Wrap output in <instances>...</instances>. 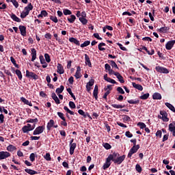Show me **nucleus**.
<instances>
[{"label":"nucleus","instance_id":"obj_45","mask_svg":"<svg viewBox=\"0 0 175 175\" xmlns=\"http://www.w3.org/2000/svg\"><path fill=\"white\" fill-rule=\"evenodd\" d=\"M95 83V79H92L90 80L89 82L87 83L86 85L89 86V87H92V85H94Z\"/></svg>","mask_w":175,"mask_h":175},{"label":"nucleus","instance_id":"obj_18","mask_svg":"<svg viewBox=\"0 0 175 175\" xmlns=\"http://www.w3.org/2000/svg\"><path fill=\"white\" fill-rule=\"evenodd\" d=\"M115 76H116L117 79H118V81L121 83V84H124L125 83V81L124 80V77L120 74V72L116 73Z\"/></svg>","mask_w":175,"mask_h":175},{"label":"nucleus","instance_id":"obj_5","mask_svg":"<svg viewBox=\"0 0 175 175\" xmlns=\"http://www.w3.org/2000/svg\"><path fill=\"white\" fill-rule=\"evenodd\" d=\"M45 127L44 126H38L33 132V135H40V133H43L44 132Z\"/></svg>","mask_w":175,"mask_h":175},{"label":"nucleus","instance_id":"obj_24","mask_svg":"<svg viewBox=\"0 0 175 175\" xmlns=\"http://www.w3.org/2000/svg\"><path fill=\"white\" fill-rule=\"evenodd\" d=\"M21 100L25 103V105H27L28 106L32 107V103L29 100H28L27 99H26L24 97H21Z\"/></svg>","mask_w":175,"mask_h":175},{"label":"nucleus","instance_id":"obj_34","mask_svg":"<svg viewBox=\"0 0 175 175\" xmlns=\"http://www.w3.org/2000/svg\"><path fill=\"white\" fill-rule=\"evenodd\" d=\"M135 170L137 173H142V172H143V169L142 168V166H140V164H137L135 165Z\"/></svg>","mask_w":175,"mask_h":175},{"label":"nucleus","instance_id":"obj_43","mask_svg":"<svg viewBox=\"0 0 175 175\" xmlns=\"http://www.w3.org/2000/svg\"><path fill=\"white\" fill-rule=\"evenodd\" d=\"M79 114H80V116H83V118H87V113L84 112V111H83V109H79L78 111Z\"/></svg>","mask_w":175,"mask_h":175},{"label":"nucleus","instance_id":"obj_6","mask_svg":"<svg viewBox=\"0 0 175 175\" xmlns=\"http://www.w3.org/2000/svg\"><path fill=\"white\" fill-rule=\"evenodd\" d=\"M155 70H157V72H159V73H164L165 75H167V73H169V70H167V68L162 67L161 66H156Z\"/></svg>","mask_w":175,"mask_h":175},{"label":"nucleus","instance_id":"obj_25","mask_svg":"<svg viewBox=\"0 0 175 175\" xmlns=\"http://www.w3.org/2000/svg\"><path fill=\"white\" fill-rule=\"evenodd\" d=\"M64 90H65V87H64V85H61L60 88H57L56 89L55 92L58 95L59 94H62V92H64Z\"/></svg>","mask_w":175,"mask_h":175},{"label":"nucleus","instance_id":"obj_3","mask_svg":"<svg viewBox=\"0 0 175 175\" xmlns=\"http://www.w3.org/2000/svg\"><path fill=\"white\" fill-rule=\"evenodd\" d=\"M26 77H29V79H33V80H38L39 79V76L36 75L33 72H29V70H26Z\"/></svg>","mask_w":175,"mask_h":175},{"label":"nucleus","instance_id":"obj_37","mask_svg":"<svg viewBox=\"0 0 175 175\" xmlns=\"http://www.w3.org/2000/svg\"><path fill=\"white\" fill-rule=\"evenodd\" d=\"M103 146L104 147V148H105L106 150H110V148H111V145H110V144L106 142V143H103Z\"/></svg>","mask_w":175,"mask_h":175},{"label":"nucleus","instance_id":"obj_27","mask_svg":"<svg viewBox=\"0 0 175 175\" xmlns=\"http://www.w3.org/2000/svg\"><path fill=\"white\" fill-rule=\"evenodd\" d=\"M7 150L10 152H13L14 151H16V150H17V148H16V146H13V145H9L7 147Z\"/></svg>","mask_w":175,"mask_h":175},{"label":"nucleus","instance_id":"obj_12","mask_svg":"<svg viewBox=\"0 0 175 175\" xmlns=\"http://www.w3.org/2000/svg\"><path fill=\"white\" fill-rule=\"evenodd\" d=\"M85 65H88L89 68H92V64H91L90 56L87 54H85Z\"/></svg>","mask_w":175,"mask_h":175},{"label":"nucleus","instance_id":"obj_8","mask_svg":"<svg viewBox=\"0 0 175 175\" xmlns=\"http://www.w3.org/2000/svg\"><path fill=\"white\" fill-rule=\"evenodd\" d=\"M168 131L172 133V136L175 137V122H172L168 125Z\"/></svg>","mask_w":175,"mask_h":175},{"label":"nucleus","instance_id":"obj_51","mask_svg":"<svg viewBox=\"0 0 175 175\" xmlns=\"http://www.w3.org/2000/svg\"><path fill=\"white\" fill-rule=\"evenodd\" d=\"M28 14H27V12H26V11H23L21 13V18H25V17H27V16H28Z\"/></svg>","mask_w":175,"mask_h":175},{"label":"nucleus","instance_id":"obj_36","mask_svg":"<svg viewBox=\"0 0 175 175\" xmlns=\"http://www.w3.org/2000/svg\"><path fill=\"white\" fill-rule=\"evenodd\" d=\"M149 97H150V94L146 93V94H144L142 96H141L139 98H140V99H142L143 100H146V99H148Z\"/></svg>","mask_w":175,"mask_h":175},{"label":"nucleus","instance_id":"obj_29","mask_svg":"<svg viewBox=\"0 0 175 175\" xmlns=\"http://www.w3.org/2000/svg\"><path fill=\"white\" fill-rule=\"evenodd\" d=\"M15 73L19 80H23V74L21 73V71L18 69L15 70Z\"/></svg>","mask_w":175,"mask_h":175},{"label":"nucleus","instance_id":"obj_50","mask_svg":"<svg viewBox=\"0 0 175 175\" xmlns=\"http://www.w3.org/2000/svg\"><path fill=\"white\" fill-rule=\"evenodd\" d=\"M44 159H46V161H51V157L50 155V153H46V155L44 156Z\"/></svg>","mask_w":175,"mask_h":175},{"label":"nucleus","instance_id":"obj_17","mask_svg":"<svg viewBox=\"0 0 175 175\" xmlns=\"http://www.w3.org/2000/svg\"><path fill=\"white\" fill-rule=\"evenodd\" d=\"M54 120L51 119L49 120V122L47 123L46 129L47 131H51V129L54 126Z\"/></svg>","mask_w":175,"mask_h":175},{"label":"nucleus","instance_id":"obj_10","mask_svg":"<svg viewBox=\"0 0 175 175\" xmlns=\"http://www.w3.org/2000/svg\"><path fill=\"white\" fill-rule=\"evenodd\" d=\"M174 44H175V40L168 41L165 44L166 50H172V49H173V46H174Z\"/></svg>","mask_w":175,"mask_h":175},{"label":"nucleus","instance_id":"obj_53","mask_svg":"<svg viewBox=\"0 0 175 175\" xmlns=\"http://www.w3.org/2000/svg\"><path fill=\"white\" fill-rule=\"evenodd\" d=\"M81 76H83L81 75V72L76 71L75 75V77L76 79H81Z\"/></svg>","mask_w":175,"mask_h":175},{"label":"nucleus","instance_id":"obj_13","mask_svg":"<svg viewBox=\"0 0 175 175\" xmlns=\"http://www.w3.org/2000/svg\"><path fill=\"white\" fill-rule=\"evenodd\" d=\"M57 73L59 75H64L65 73V70H64V66L61 64H57Z\"/></svg>","mask_w":175,"mask_h":175},{"label":"nucleus","instance_id":"obj_26","mask_svg":"<svg viewBox=\"0 0 175 175\" xmlns=\"http://www.w3.org/2000/svg\"><path fill=\"white\" fill-rule=\"evenodd\" d=\"M128 103H130V105H139L140 103V100L139 99L137 100H127Z\"/></svg>","mask_w":175,"mask_h":175},{"label":"nucleus","instance_id":"obj_52","mask_svg":"<svg viewBox=\"0 0 175 175\" xmlns=\"http://www.w3.org/2000/svg\"><path fill=\"white\" fill-rule=\"evenodd\" d=\"M50 20H51V21H53V23H58V18H57V16H51Z\"/></svg>","mask_w":175,"mask_h":175},{"label":"nucleus","instance_id":"obj_15","mask_svg":"<svg viewBox=\"0 0 175 175\" xmlns=\"http://www.w3.org/2000/svg\"><path fill=\"white\" fill-rule=\"evenodd\" d=\"M25 172L26 173H28V174H30V175L40 174V172H38L37 171H35V170H31V169H28V168L25 169Z\"/></svg>","mask_w":175,"mask_h":175},{"label":"nucleus","instance_id":"obj_7","mask_svg":"<svg viewBox=\"0 0 175 175\" xmlns=\"http://www.w3.org/2000/svg\"><path fill=\"white\" fill-rule=\"evenodd\" d=\"M11 154L10 152L8 151H1L0 152V161H2L3 159H6V158H9L10 157Z\"/></svg>","mask_w":175,"mask_h":175},{"label":"nucleus","instance_id":"obj_61","mask_svg":"<svg viewBox=\"0 0 175 175\" xmlns=\"http://www.w3.org/2000/svg\"><path fill=\"white\" fill-rule=\"evenodd\" d=\"M125 136H126V137H133V134H132L131 131H126L125 133Z\"/></svg>","mask_w":175,"mask_h":175},{"label":"nucleus","instance_id":"obj_32","mask_svg":"<svg viewBox=\"0 0 175 175\" xmlns=\"http://www.w3.org/2000/svg\"><path fill=\"white\" fill-rule=\"evenodd\" d=\"M159 32H161L162 33H166L167 31H169V27H163L159 29Z\"/></svg>","mask_w":175,"mask_h":175},{"label":"nucleus","instance_id":"obj_48","mask_svg":"<svg viewBox=\"0 0 175 175\" xmlns=\"http://www.w3.org/2000/svg\"><path fill=\"white\" fill-rule=\"evenodd\" d=\"M117 45L119 46L120 50H122V51H128V49H126L122 44L120 42L117 43Z\"/></svg>","mask_w":175,"mask_h":175},{"label":"nucleus","instance_id":"obj_39","mask_svg":"<svg viewBox=\"0 0 175 175\" xmlns=\"http://www.w3.org/2000/svg\"><path fill=\"white\" fill-rule=\"evenodd\" d=\"M63 13L65 16H70V14H72V11H70V10L68 9H65L63 11Z\"/></svg>","mask_w":175,"mask_h":175},{"label":"nucleus","instance_id":"obj_4","mask_svg":"<svg viewBox=\"0 0 175 175\" xmlns=\"http://www.w3.org/2000/svg\"><path fill=\"white\" fill-rule=\"evenodd\" d=\"M35 129V126H32L31 124H27L26 126H24L22 128V131L23 133H28V132L31 131H33Z\"/></svg>","mask_w":175,"mask_h":175},{"label":"nucleus","instance_id":"obj_54","mask_svg":"<svg viewBox=\"0 0 175 175\" xmlns=\"http://www.w3.org/2000/svg\"><path fill=\"white\" fill-rule=\"evenodd\" d=\"M69 106L70 109H76V104L73 101H70L69 102Z\"/></svg>","mask_w":175,"mask_h":175},{"label":"nucleus","instance_id":"obj_40","mask_svg":"<svg viewBox=\"0 0 175 175\" xmlns=\"http://www.w3.org/2000/svg\"><path fill=\"white\" fill-rule=\"evenodd\" d=\"M137 125V126H139L140 129H144L146 126H147L144 122H138Z\"/></svg>","mask_w":175,"mask_h":175},{"label":"nucleus","instance_id":"obj_16","mask_svg":"<svg viewBox=\"0 0 175 175\" xmlns=\"http://www.w3.org/2000/svg\"><path fill=\"white\" fill-rule=\"evenodd\" d=\"M10 16L13 21H16V23H21V19L18 18L15 14L12 13L10 14Z\"/></svg>","mask_w":175,"mask_h":175},{"label":"nucleus","instance_id":"obj_64","mask_svg":"<svg viewBox=\"0 0 175 175\" xmlns=\"http://www.w3.org/2000/svg\"><path fill=\"white\" fill-rule=\"evenodd\" d=\"M12 5H14V6L17 9V8H18V2H17V1L16 0H12V1H11Z\"/></svg>","mask_w":175,"mask_h":175},{"label":"nucleus","instance_id":"obj_33","mask_svg":"<svg viewBox=\"0 0 175 175\" xmlns=\"http://www.w3.org/2000/svg\"><path fill=\"white\" fill-rule=\"evenodd\" d=\"M112 107H114V109H124L125 107V105H117V104H111Z\"/></svg>","mask_w":175,"mask_h":175},{"label":"nucleus","instance_id":"obj_19","mask_svg":"<svg viewBox=\"0 0 175 175\" xmlns=\"http://www.w3.org/2000/svg\"><path fill=\"white\" fill-rule=\"evenodd\" d=\"M33 9V5H32V3H29L27 6L25 7L24 10L26 13L29 14V12Z\"/></svg>","mask_w":175,"mask_h":175},{"label":"nucleus","instance_id":"obj_46","mask_svg":"<svg viewBox=\"0 0 175 175\" xmlns=\"http://www.w3.org/2000/svg\"><path fill=\"white\" fill-rule=\"evenodd\" d=\"M79 21L82 23L83 25H85L87 23H88V20H87L85 18H79Z\"/></svg>","mask_w":175,"mask_h":175},{"label":"nucleus","instance_id":"obj_30","mask_svg":"<svg viewBox=\"0 0 175 175\" xmlns=\"http://www.w3.org/2000/svg\"><path fill=\"white\" fill-rule=\"evenodd\" d=\"M103 46H106V44L104 42H100V44H98V50H100V51H105V50H106V49H105Z\"/></svg>","mask_w":175,"mask_h":175},{"label":"nucleus","instance_id":"obj_47","mask_svg":"<svg viewBox=\"0 0 175 175\" xmlns=\"http://www.w3.org/2000/svg\"><path fill=\"white\" fill-rule=\"evenodd\" d=\"M116 91H118V92H119V94H121L122 95H124V94H125V91H124V89H122V88L121 87H118Z\"/></svg>","mask_w":175,"mask_h":175},{"label":"nucleus","instance_id":"obj_11","mask_svg":"<svg viewBox=\"0 0 175 175\" xmlns=\"http://www.w3.org/2000/svg\"><path fill=\"white\" fill-rule=\"evenodd\" d=\"M77 147V144L76 143L70 144V154L73 155L75 154V150Z\"/></svg>","mask_w":175,"mask_h":175},{"label":"nucleus","instance_id":"obj_42","mask_svg":"<svg viewBox=\"0 0 175 175\" xmlns=\"http://www.w3.org/2000/svg\"><path fill=\"white\" fill-rule=\"evenodd\" d=\"M44 58L46 62H48V64L51 62V59L50 58V55H49V53L44 54Z\"/></svg>","mask_w":175,"mask_h":175},{"label":"nucleus","instance_id":"obj_57","mask_svg":"<svg viewBox=\"0 0 175 175\" xmlns=\"http://www.w3.org/2000/svg\"><path fill=\"white\" fill-rule=\"evenodd\" d=\"M4 73H5V75H7V76H10V77H13V75L9 70H4Z\"/></svg>","mask_w":175,"mask_h":175},{"label":"nucleus","instance_id":"obj_63","mask_svg":"<svg viewBox=\"0 0 175 175\" xmlns=\"http://www.w3.org/2000/svg\"><path fill=\"white\" fill-rule=\"evenodd\" d=\"M57 116L61 118V120H65L66 118L64 116V113L62 112H57Z\"/></svg>","mask_w":175,"mask_h":175},{"label":"nucleus","instance_id":"obj_14","mask_svg":"<svg viewBox=\"0 0 175 175\" xmlns=\"http://www.w3.org/2000/svg\"><path fill=\"white\" fill-rule=\"evenodd\" d=\"M160 114L163 117V121L164 122H167L169 121V119L167 118V113H166V111H160Z\"/></svg>","mask_w":175,"mask_h":175},{"label":"nucleus","instance_id":"obj_44","mask_svg":"<svg viewBox=\"0 0 175 175\" xmlns=\"http://www.w3.org/2000/svg\"><path fill=\"white\" fill-rule=\"evenodd\" d=\"M91 42L86 40L85 41L83 44H81V47L84 48V47H87V46H90Z\"/></svg>","mask_w":175,"mask_h":175},{"label":"nucleus","instance_id":"obj_9","mask_svg":"<svg viewBox=\"0 0 175 175\" xmlns=\"http://www.w3.org/2000/svg\"><path fill=\"white\" fill-rule=\"evenodd\" d=\"M18 29L22 36H27V27L24 25H19Z\"/></svg>","mask_w":175,"mask_h":175},{"label":"nucleus","instance_id":"obj_62","mask_svg":"<svg viewBox=\"0 0 175 175\" xmlns=\"http://www.w3.org/2000/svg\"><path fill=\"white\" fill-rule=\"evenodd\" d=\"M93 36H94V38H96V39H98V40H102V38H100V36H99L98 33H94L93 34Z\"/></svg>","mask_w":175,"mask_h":175},{"label":"nucleus","instance_id":"obj_58","mask_svg":"<svg viewBox=\"0 0 175 175\" xmlns=\"http://www.w3.org/2000/svg\"><path fill=\"white\" fill-rule=\"evenodd\" d=\"M116 124L122 128H127V126L126 124H124V123H122L121 122H117Z\"/></svg>","mask_w":175,"mask_h":175},{"label":"nucleus","instance_id":"obj_41","mask_svg":"<svg viewBox=\"0 0 175 175\" xmlns=\"http://www.w3.org/2000/svg\"><path fill=\"white\" fill-rule=\"evenodd\" d=\"M109 64L112 68H116V69H119L118 66H117V64L115 63L113 60L109 61Z\"/></svg>","mask_w":175,"mask_h":175},{"label":"nucleus","instance_id":"obj_60","mask_svg":"<svg viewBox=\"0 0 175 175\" xmlns=\"http://www.w3.org/2000/svg\"><path fill=\"white\" fill-rule=\"evenodd\" d=\"M156 136L157 137H160V138L162 137V131L161 130L157 131L156 133Z\"/></svg>","mask_w":175,"mask_h":175},{"label":"nucleus","instance_id":"obj_22","mask_svg":"<svg viewBox=\"0 0 175 175\" xmlns=\"http://www.w3.org/2000/svg\"><path fill=\"white\" fill-rule=\"evenodd\" d=\"M132 85L134 88H135L136 90H138V91H142L143 90V86L140 84H137L135 82H133Z\"/></svg>","mask_w":175,"mask_h":175},{"label":"nucleus","instance_id":"obj_55","mask_svg":"<svg viewBox=\"0 0 175 175\" xmlns=\"http://www.w3.org/2000/svg\"><path fill=\"white\" fill-rule=\"evenodd\" d=\"M31 162H35V153H31L29 156Z\"/></svg>","mask_w":175,"mask_h":175},{"label":"nucleus","instance_id":"obj_21","mask_svg":"<svg viewBox=\"0 0 175 175\" xmlns=\"http://www.w3.org/2000/svg\"><path fill=\"white\" fill-rule=\"evenodd\" d=\"M152 99L156 100H160V99H162V95H161L160 93L155 92L152 95Z\"/></svg>","mask_w":175,"mask_h":175},{"label":"nucleus","instance_id":"obj_28","mask_svg":"<svg viewBox=\"0 0 175 175\" xmlns=\"http://www.w3.org/2000/svg\"><path fill=\"white\" fill-rule=\"evenodd\" d=\"M165 106H167V107H168V109H170V110H171V111H173V113H175V108H174V106H173V105L169 103H165Z\"/></svg>","mask_w":175,"mask_h":175},{"label":"nucleus","instance_id":"obj_56","mask_svg":"<svg viewBox=\"0 0 175 175\" xmlns=\"http://www.w3.org/2000/svg\"><path fill=\"white\" fill-rule=\"evenodd\" d=\"M39 58H40V62L41 64H44V62H46V60L44 59V57L42 55H40Z\"/></svg>","mask_w":175,"mask_h":175},{"label":"nucleus","instance_id":"obj_2","mask_svg":"<svg viewBox=\"0 0 175 175\" xmlns=\"http://www.w3.org/2000/svg\"><path fill=\"white\" fill-rule=\"evenodd\" d=\"M140 148V145L133 146L129 150V154L127 155V158H132L133 154H136L137 152V150Z\"/></svg>","mask_w":175,"mask_h":175},{"label":"nucleus","instance_id":"obj_38","mask_svg":"<svg viewBox=\"0 0 175 175\" xmlns=\"http://www.w3.org/2000/svg\"><path fill=\"white\" fill-rule=\"evenodd\" d=\"M75 20H76V16L75 15H71L70 18H68V21H69V23H70L71 24H72V23L75 21Z\"/></svg>","mask_w":175,"mask_h":175},{"label":"nucleus","instance_id":"obj_35","mask_svg":"<svg viewBox=\"0 0 175 175\" xmlns=\"http://www.w3.org/2000/svg\"><path fill=\"white\" fill-rule=\"evenodd\" d=\"M64 109L68 112L69 114H70V116H75V112L71 111L70 109H69V108H68V107L64 106Z\"/></svg>","mask_w":175,"mask_h":175},{"label":"nucleus","instance_id":"obj_49","mask_svg":"<svg viewBox=\"0 0 175 175\" xmlns=\"http://www.w3.org/2000/svg\"><path fill=\"white\" fill-rule=\"evenodd\" d=\"M107 83H111V84H118L116 80L109 77L108 79L107 80Z\"/></svg>","mask_w":175,"mask_h":175},{"label":"nucleus","instance_id":"obj_23","mask_svg":"<svg viewBox=\"0 0 175 175\" xmlns=\"http://www.w3.org/2000/svg\"><path fill=\"white\" fill-rule=\"evenodd\" d=\"M31 62H33L35 59H36V49L35 48H32L31 49Z\"/></svg>","mask_w":175,"mask_h":175},{"label":"nucleus","instance_id":"obj_20","mask_svg":"<svg viewBox=\"0 0 175 175\" xmlns=\"http://www.w3.org/2000/svg\"><path fill=\"white\" fill-rule=\"evenodd\" d=\"M69 42H70V43H74V44H76L77 46H80V41H79L77 38H75L73 37L70 38Z\"/></svg>","mask_w":175,"mask_h":175},{"label":"nucleus","instance_id":"obj_1","mask_svg":"<svg viewBox=\"0 0 175 175\" xmlns=\"http://www.w3.org/2000/svg\"><path fill=\"white\" fill-rule=\"evenodd\" d=\"M125 158H126L125 154L120 156L118 152H114L113 154H109L106 159L105 163L103 165V170H107V169L110 167L111 161L115 163V165H121V163L125 161Z\"/></svg>","mask_w":175,"mask_h":175},{"label":"nucleus","instance_id":"obj_59","mask_svg":"<svg viewBox=\"0 0 175 175\" xmlns=\"http://www.w3.org/2000/svg\"><path fill=\"white\" fill-rule=\"evenodd\" d=\"M123 121H126L129 122V121H131V117L127 115H124L123 118Z\"/></svg>","mask_w":175,"mask_h":175},{"label":"nucleus","instance_id":"obj_31","mask_svg":"<svg viewBox=\"0 0 175 175\" xmlns=\"http://www.w3.org/2000/svg\"><path fill=\"white\" fill-rule=\"evenodd\" d=\"M67 92L70 94V96L74 99V100H76V96L73 94V92H72V89L68 88L66 89Z\"/></svg>","mask_w":175,"mask_h":175}]
</instances>
